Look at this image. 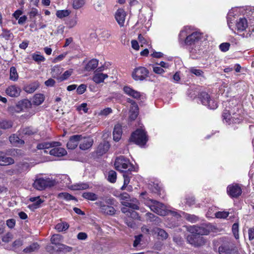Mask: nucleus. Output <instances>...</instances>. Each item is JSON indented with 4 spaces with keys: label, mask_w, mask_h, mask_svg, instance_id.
<instances>
[{
    "label": "nucleus",
    "mask_w": 254,
    "mask_h": 254,
    "mask_svg": "<svg viewBox=\"0 0 254 254\" xmlns=\"http://www.w3.org/2000/svg\"><path fill=\"white\" fill-rule=\"evenodd\" d=\"M157 234L159 239L164 241L166 240L169 235L163 229L155 227L152 229V235Z\"/></svg>",
    "instance_id": "nucleus-18"
},
{
    "label": "nucleus",
    "mask_w": 254,
    "mask_h": 254,
    "mask_svg": "<svg viewBox=\"0 0 254 254\" xmlns=\"http://www.w3.org/2000/svg\"><path fill=\"white\" fill-rule=\"evenodd\" d=\"M139 114L138 106L135 107H130L129 111V119L130 121H134L137 117Z\"/></svg>",
    "instance_id": "nucleus-33"
},
{
    "label": "nucleus",
    "mask_w": 254,
    "mask_h": 254,
    "mask_svg": "<svg viewBox=\"0 0 254 254\" xmlns=\"http://www.w3.org/2000/svg\"><path fill=\"white\" fill-rule=\"evenodd\" d=\"M144 204L149 207L151 211L160 216H165L168 213L165 205L157 200L149 199L146 200Z\"/></svg>",
    "instance_id": "nucleus-3"
},
{
    "label": "nucleus",
    "mask_w": 254,
    "mask_h": 254,
    "mask_svg": "<svg viewBox=\"0 0 254 254\" xmlns=\"http://www.w3.org/2000/svg\"><path fill=\"white\" fill-rule=\"evenodd\" d=\"M6 225L10 229L14 228L15 225V220L14 219H9L7 220Z\"/></svg>",
    "instance_id": "nucleus-64"
},
{
    "label": "nucleus",
    "mask_w": 254,
    "mask_h": 254,
    "mask_svg": "<svg viewBox=\"0 0 254 254\" xmlns=\"http://www.w3.org/2000/svg\"><path fill=\"white\" fill-rule=\"evenodd\" d=\"M108 77L107 74L96 73L93 76L92 79L96 83L99 84L103 82L104 79Z\"/></svg>",
    "instance_id": "nucleus-32"
},
{
    "label": "nucleus",
    "mask_w": 254,
    "mask_h": 254,
    "mask_svg": "<svg viewBox=\"0 0 254 254\" xmlns=\"http://www.w3.org/2000/svg\"><path fill=\"white\" fill-rule=\"evenodd\" d=\"M110 146V145L108 142L103 141L98 145L97 153L100 155L105 154L108 151Z\"/></svg>",
    "instance_id": "nucleus-25"
},
{
    "label": "nucleus",
    "mask_w": 254,
    "mask_h": 254,
    "mask_svg": "<svg viewBox=\"0 0 254 254\" xmlns=\"http://www.w3.org/2000/svg\"><path fill=\"white\" fill-rule=\"evenodd\" d=\"M44 99L45 97L43 94H36L34 95L32 102L34 105L38 106L44 102Z\"/></svg>",
    "instance_id": "nucleus-34"
},
{
    "label": "nucleus",
    "mask_w": 254,
    "mask_h": 254,
    "mask_svg": "<svg viewBox=\"0 0 254 254\" xmlns=\"http://www.w3.org/2000/svg\"><path fill=\"white\" fill-rule=\"evenodd\" d=\"M248 27L247 20L245 18H240L236 24V29L238 32H242Z\"/></svg>",
    "instance_id": "nucleus-20"
},
{
    "label": "nucleus",
    "mask_w": 254,
    "mask_h": 254,
    "mask_svg": "<svg viewBox=\"0 0 254 254\" xmlns=\"http://www.w3.org/2000/svg\"><path fill=\"white\" fill-rule=\"evenodd\" d=\"M232 232L236 239L239 238V224L238 223H235L232 226Z\"/></svg>",
    "instance_id": "nucleus-55"
},
{
    "label": "nucleus",
    "mask_w": 254,
    "mask_h": 254,
    "mask_svg": "<svg viewBox=\"0 0 254 254\" xmlns=\"http://www.w3.org/2000/svg\"><path fill=\"white\" fill-rule=\"evenodd\" d=\"M129 140L136 144L143 146L148 140L146 132L142 129H137L131 134Z\"/></svg>",
    "instance_id": "nucleus-5"
},
{
    "label": "nucleus",
    "mask_w": 254,
    "mask_h": 254,
    "mask_svg": "<svg viewBox=\"0 0 254 254\" xmlns=\"http://www.w3.org/2000/svg\"><path fill=\"white\" fill-rule=\"evenodd\" d=\"M123 205L126 208L130 209V210H138L139 209V202L136 199L132 202L125 201L122 203Z\"/></svg>",
    "instance_id": "nucleus-29"
},
{
    "label": "nucleus",
    "mask_w": 254,
    "mask_h": 254,
    "mask_svg": "<svg viewBox=\"0 0 254 254\" xmlns=\"http://www.w3.org/2000/svg\"><path fill=\"white\" fill-rule=\"evenodd\" d=\"M123 90L126 94L137 100L140 99L143 96L139 92L133 89L129 86H125Z\"/></svg>",
    "instance_id": "nucleus-17"
},
{
    "label": "nucleus",
    "mask_w": 254,
    "mask_h": 254,
    "mask_svg": "<svg viewBox=\"0 0 254 254\" xmlns=\"http://www.w3.org/2000/svg\"><path fill=\"white\" fill-rule=\"evenodd\" d=\"M89 188V185L88 183H79L74 184L72 186L71 189L73 190H86Z\"/></svg>",
    "instance_id": "nucleus-38"
},
{
    "label": "nucleus",
    "mask_w": 254,
    "mask_h": 254,
    "mask_svg": "<svg viewBox=\"0 0 254 254\" xmlns=\"http://www.w3.org/2000/svg\"><path fill=\"white\" fill-rule=\"evenodd\" d=\"M60 145L59 142H44L37 144V148L38 149H48L52 147L59 146Z\"/></svg>",
    "instance_id": "nucleus-21"
},
{
    "label": "nucleus",
    "mask_w": 254,
    "mask_h": 254,
    "mask_svg": "<svg viewBox=\"0 0 254 254\" xmlns=\"http://www.w3.org/2000/svg\"><path fill=\"white\" fill-rule=\"evenodd\" d=\"M62 239V236L61 235H53L51 238V243L56 245H58L59 246V244H61L60 243V242L61 241Z\"/></svg>",
    "instance_id": "nucleus-49"
},
{
    "label": "nucleus",
    "mask_w": 254,
    "mask_h": 254,
    "mask_svg": "<svg viewBox=\"0 0 254 254\" xmlns=\"http://www.w3.org/2000/svg\"><path fill=\"white\" fill-rule=\"evenodd\" d=\"M239 111L238 108L234 109L232 112H230L227 110H224L222 113L223 121L229 125L240 124L243 120V117Z\"/></svg>",
    "instance_id": "nucleus-2"
},
{
    "label": "nucleus",
    "mask_w": 254,
    "mask_h": 254,
    "mask_svg": "<svg viewBox=\"0 0 254 254\" xmlns=\"http://www.w3.org/2000/svg\"><path fill=\"white\" fill-rule=\"evenodd\" d=\"M73 250V248L66 246L64 244H59V248L58 249V252H63L64 254L70 253L72 252Z\"/></svg>",
    "instance_id": "nucleus-41"
},
{
    "label": "nucleus",
    "mask_w": 254,
    "mask_h": 254,
    "mask_svg": "<svg viewBox=\"0 0 254 254\" xmlns=\"http://www.w3.org/2000/svg\"><path fill=\"white\" fill-rule=\"evenodd\" d=\"M58 198L66 200H76V198L67 192H61L58 194Z\"/></svg>",
    "instance_id": "nucleus-45"
},
{
    "label": "nucleus",
    "mask_w": 254,
    "mask_h": 254,
    "mask_svg": "<svg viewBox=\"0 0 254 254\" xmlns=\"http://www.w3.org/2000/svg\"><path fill=\"white\" fill-rule=\"evenodd\" d=\"M72 69H70L69 70H66L58 78V80L59 81H63L67 79L72 74Z\"/></svg>",
    "instance_id": "nucleus-52"
},
{
    "label": "nucleus",
    "mask_w": 254,
    "mask_h": 254,
    "mask_svg": "<svg viewBox=\"0 0 254 254\" xmlns=\"http://www.w3.org/2000/svg\"><path fill=\"white\" fill-rule=\"evenodd\" d=\"M198 98L201 103L207 106L210 109H215L217 107V103L215 101L210 98L209 95L205 92H200L198 95Z\"/></svg>",
    "instance_id": "nucleus-7"
},
{
    "label": "nucleus",
    "mask_w": 254,
    "mask_h": 254,
    "mask_svg": "<svg viewBox=\"0 0 254 254\" xmlns=\"http://www.w3.org/2000/svg\"><path fill=\"white\" fill-rule=\"evenodd\" d=\"M82 138V135L77 134L71 136L67 143L66 146L69 149H74L78 145L80 140Z\"/></svg>",
    "instance_id": "nucleus-12"
},
{
    "label": "nucleus",
    "mask_w": 254,
    "mask_h": 254,
    "mask_svg": "<svg viewBox=\"0 0 254 254\" xmlns=\"http://www.w3.org/2000/svg\"><path fill=\"white\" fill-rule=\"evenodd\" d=\"M153 70L155 73L158 74H161L165 72V70L161 67L158 66H153Z\"/></svg>",
    "instance_id": "nucleus-63"
},
{
    "label": "nucleus",
    "mask_w": 254,
    "mask_h": 254,
    "mask_svg": "<svg viewBox=\"0 0 254 254\" xmlns=\"http://www.w3.org/2000/svg\"><path fill=\"white\" fill-rule=\"evenodd\" d=\"M115 209L111 206L106 205V207H104L101 212L106 214L113 215L115 213Z\"/></svg>",
    "instance_id": "nucleus-46"
},
{
    "label": "nucleus",
    "mask_w": 254,
    "mask_h": 254,
    "mask_svg": "<svg viewBox=\"0 0 254 254\" xmlns=\"http://www.w3.org/2000/svg\"><path fill=\"white\" fill-rule=\"evenodd\" d=\"M79 148L82 150H87L93 145V139L91 137H83L80 140Z\"/></svg>",
    "instance_id": "nucleus-15"
},
{
    "label": "nucleus",
    "mask_w": 254,
    "mask_h": 254,
    "mask_svg": "<svg viewBox=\"0 0 254 254\" xmlns=\"http://www.w3.org/2000/svg\"><path fill=\"white\" fill-rule=\"evenodd\" d=\"M0 38H3L5 40L8 41L14 38V35L10 30L5 28H2L1 33L0 34Z\"/></svg>",
    "instance_id": "nucleus-31"
},
{
    "label": "nucleus",
    "mask_w": 254,
    "mask_h": 254,
    "mask_svg": "<svg viewBox=\"0 0 254 254\" xmlns=\"http://www.w3.org/2000/svg\"><path fill=\"white\" fill-rule=\"evenodd\" d=\"M82 196L84 198L91 201L96 200L98 198L96 194L92 192H84L82 193Z\"/></svg>",
    "instance_id": "nucleus-37"
},
{
    "label": "nucleus",
    "mask_w": 254,
    "mask_h": 254,
    "mask_svg": "<svg viewBox=\"0 0 254 254\" xmlns=\"http://www.w3.org/2000/svg\"><path fill=\"white\" fill-rule=\"evenodd\" d=\"M21 89L15 85L8 86L5 89L6 94L11 97H17L20 95Z\"/></svg>",
    "instance_id": "nucleus-16"
},
{
    "label": "nucleus",
    "mask_w": 254,
    "mask_h": 254,
    "mask_svg": "<svg viewBox=\"0 0 254 254\" xmlns=\"http://www.w3.org/2000/svg\"><path fill=\"white\" fill-rule=\"evenodd\" d=\"M184 214L186 220L191 223H195L198 220V217L195 215L188 213H184Z\"/></svg>",
    "instance_id": "nucleus-53"
},
{
    "label": "nucleus",
    "mask_w": 254,
    "mask_h": 254,
    "mask_svg": "<svg viewBox=\"0 0 254 254\" xmlns=\"http://www.w3.org/2000/svg\"><path fill=\"white\" fill-rule=\"evenodd\" d=\"M14 162V160L11 157H6L4 152L1 151V154H0V166L12 164Z\"/></svg>",
    "instance_id": "nucleus-24"
},
{
    "label": "nucleus",
    "mask_w": 254,
    "mask_h": 254,
    "mask_svg": "<svg viewBox=\"0 0 254 254\" xmlns=\"http://www.w3.org/2000/svg\"><path fill=\"white\" fill-rule=\"evenodd\" d=\"M86 85L84 84L80 85L77 88L76 92L78 94H83L86 90Z\"/></svg>",
    "instance_id": "nucleus-62"
},
{
    "label": "nucleus",
    "mask_w": 254,
    "mask_h": 254,
    "mask_svg": "<svg viewBox=\"0 0 254 254\" xmlns=\"http://www.w3.org/2000/svg\"><path fill=\"white\" fill-rule=\"evenodd\" d=\"M39 87V84L37 82L31 83L25 87V91L28 93H33Z\"/></svg>",
    "instance_id": "nucleus-42"
},
{
    "label": "nucleus",
    "mask_w": 254,
    "mask_h": 254,
    "mask_svg": "<svg viewBox=\"0 0 254 254\" xmlns=\"http://www.w3.org/2000/svg\"><path fill=\"white\" fill-rule=\"evenodd\" d=\"M230 46V43H223L219 45V49L222 52H226L229 50Z\"/></svg>",
    "instance_id": "nucleus-59"
},
{
    "label": "nucleus",
    "mask_w": 254,
    "mask_h": 254,
    "mask_svg": "<svg viewBox=\"0 0 254 254\" xmlns=\"http://www.w3.org/2000/svg\"><path fill=\"white\" fill-rule=\"evenodd\" d=\"M121 210L122 212L126 214L127 216L134 219H139L140 217L138 213H137L134 210H130V209L127 208L126 207H123Z\"/></svg>",
    "instance_id": "nucleus-28"
},
{
    "label": "nucleus",
    "mask_w": 254,
    "mask_h": 254,
    "mask_svg": "<svg viewBox=\"0 0 254 254\" xmlns=\"http://www.w3.org/2000/svg\"><path fill=\"white\" fill-rule=\"evenodd\" d=\"M126 15V12L123 8H119L116 12L115 18L120 27L124 26Z\"/></svg>",
    "instance_id": "nucleus-13"
},
{
    "label": "nucleus",
    "mask_w": 254,
    "mask_h": 254,
    "mask_svg": "<svg viewBox=\"0 0 254 254\" xmlns=\"http://www.w3.org/2000/svg\"><path fill=\"white\" fill-rule=\"evenodd\" d=\"M189 70L190 73L194 74L196 76L204 77V72L200 69H197L195 67H191Z\"/></svg>",
    "instance_id": "nucleus-47"
},
{
    "label": "nucleus",
    "mask_w": 254,
    "mask_h": 254,
    "mask_svg": "<svg viewBox=\"0 0 254 254\" xmlns=\"http://www.w3.org/2000/svg\"><path fill=\"white\" fill-rule=\"evenodd\" d=\"M234 13L232 9L230 10L227 14V23L230 29L232 30L233 29L231 28V24L232 23V21L234 20Z\"/></svg>",
    "instance_id": "nucleus-51"
},
{
    "label": "nucleus",
    "mask_w": 254,
    "mask_h": 254,
    "mask_svg": "<svg viewBox=\"0 0 254 254\" xmlns=\"http://www.w3.org/2000/svg\"><path fill=\"white\" fill-rule=\"evenodd\" d=\"M229 214V212L228 211H218L215 213V217L217 218H227Z\"/></svg>",
    "instance_id": "nucleus-57"
},
{
    "label": "nucleus",
    "mask_w": 254,
    "mask_h": 254,
    "mask_svg": "<svg viewBox=\"0 0 254 254\" xmlns=\"http://www.w3.org/2000/svg\"><path fill=\"white\" fill-rule=\"evenodd\" d=\"M39 249V245L37 243H34L25 248L23 251L25 253H31Z\"/></svg>",
    "instance_id": "nucleus-44"
},
{
    "label": "nucleus",
    "mask_w": 254,
    "mask_h": 254,
    "mask_svg": "<svg viewBox=\"0 0 254 254\" xmlns=\"http://www.w3.org/2000/svg\"><path fill=\"white\" fill-rule=\"evenodd\" d=\"M49 153L50 155L53 156L61 157L66 155L67 152L64 148L58 147L52 149Z\"/></svg>",
    "instance_id": "nucleus-26"
},
{
    "label": "nucleus",
    "mask_w": 254,
    "mask_h": 254,
    "mask_svg": "<svg viewBox=\"0 0 254 254\" xmlns=\"http://www.w3.org/2000/svg\"><path fill=\"white\" fill-rule=\"evenodd\" d=\"M18 74L17 70L14 66H12L10 68L9 79L11 81H16L18 79Z\"/></svg>",
    "instance_id": "nucleus-39"
},
{
    "label": "nucleus",
    "mask_w": 254,
    "mask_h": 254,
    "mask_svg": "<svg viewBox=\"0 0 254 254\" xmlns=\"http://www.w3.org/2000/svg\"><path fill=\"white\" fill-rule=\"evenodd\" d=\"M122 134V127L120 124L116 125L113 132V139L116 141H118L121 139Z\"/></svg>",
    "instance_id": "nucleus-23"
},
{
    "label": "nucleus",
    "mask_w": 254,
    "mask_h": 254,
    "mask_svg": "<svg viewBox=\"0 0 254 254\" xmlns=\"http://www.w3.org/2000/svg\"><path fill=\"white\" fill-rule=\"evenodd\" d=\"M115 166L116 170L123 172H131L134 169L133 165L129 162V160L124 156L117 157L115 162Z\"/></svg>",
    "instance_id": "nucleus-4"
},
{
    "label": "nucleus",
    "mask_w": 254,
    "mask_h": 254,
    "mask_svg": "<svg viewBox=\"0 0 254 254\" xmlns=\"http://www.w3.org/2000/svg\"><path fill=\"white\" fill-rule=\"evenodd\" d=\"M149 70L143 66L135 68L132 73L133 79L136 81H143L149 76Z\"/></svg>",
    "instance_id": "nucleus-8"
},
{
    "label": "nucleus",
    "mask_w": 254,
    "mask_h": 254,
    "mask_svg": "<svg viewBox=\"0 0 254 254\" xmlns=\"http://www.w3.org/2000/svg\"><path fill=\"white\" fill-rule=\"evenodd\" d=\"M179 37V40L184 41L186 45L196 47L197 45H199L202 35L199 32H194L189 34L187 31L184 29L180 32Z\"/></svg>",
    "instance_id": "nucleus-1"
},
{
    "label": "nucleus",
    "mask_w": 254,
    "mask_h": 254,
    "mask_svg": "<svg viewBox=\"0 0 254 254\" xmlns=\"http://www.w3.org/2000/svg\"><path fill=\"white\" fill-rule=\"evenodd\" d=\"M13 239V235L11 233H7L2 238V242L4 243H8Z\"/></svg>",
    "instance_id": "nucleus-58"
},
{
    "label": "nucleus",
    "mask_w": 254,
    "mask_h": 254,
    "mask_svg": "<svg viewBox=\"0 0 254 254\" xmlns=\"http://www.w3.org/2000/svg\"><path fill=\"white\" fill-rule=\"evenodd\" d=\"M32 59L38 63L44 62L45 60V58L44 56L36 54L32 55Z\"/></svg>",
    "instance_id": "nucleus-56"
},
{
    "label": "nucleus",
    "mask_w": 254,
    "mask_h": 254,
    "mask_svg": "<svg viewBox=\"0 0 254 254\" xmlns=\"http://www.w3.org/2000/svg\"><path fill=\"white\" fill-rule=\"evenodd\" d=\"M72 6L74 9H78L85 4V0H72Z\"/></svg>",
    "instance_id": "nucleus-50"
},
{
    "label": "nucleus",
    "mask_w": 254,
    "mask_h": 254,
    "mask_svg": "<svg viewBox=\"0 0 254 254\" xmlns=\"http://www.w3.org/2000/svg\"><path fill=\"white\" fill-rule=\"evenodd\" d=\"M227 192L231 197L237 198L241 195L242 190L239 184H233L227 187Z\"/></svg>",
    "instance_id": "nucleus-11"
},
{
    "label": "nucleus",
    "mask_w": 254,
    "mask_h": 254,
    "mask_svg": "<svg viewBox=\"0 0 254 254\" xmlns=\"http://www.w3.org/2000/svg\"><path fill=\"white\" fill-rule=\"evenodd\" d=\"M98 64V61L96 59L90 60L86 65L85 69L87 71H91L95 69Z\"/></svg>",
    "instance_id": "nucleus-36"
},
{
    "label": "nucleus",
    "mask_w": 254,
    "mask_h": 254,
    "mask_svg": "<svg viewBox=\"0 0 254 254\" xmlns=\"http://www.w3.org/2000/svg\"><path fill=\"white\" fill-rule=\"evenodd\" d=\"M131 174L130 172L125 171V172L123 174V177L124 178V184L125 185H128L129 183L130 176H129Z\"/></svg>",
    "instance_id": "nucleus-61"
},
{
    "label": "nucleus",
    "mask_w": 254,
    "mask_h": 254,
    "mask_svg": "<svg viewBox=\"0 0 254 254\" xmlns=\"http://www.w3.org/2000/svg\"><path fill=\"white\" fill-rule=\"evenodd\" d=\"M31 106V103L28 100L25 99L19 101L15 108V110L17 112H19L24 109L29 108Z\"/></svg>",
    "instance_id": "nucleus-19"
},
{
    "label": "nucleus",
    "mask_w": 254,
    "mask_h": 254,
    "mask_svg": "<svg viewBox=\"0 0 254 254\" xmlns=\"http://www.w3.org/2000/svg\"><path fill=\"white\" fill-rule=\"evenodd\" d=\"M18 132L19 135L23 136V135H31L34 134L37 132V130L31 127H28L20 128V129L18 131Z\"/></svg>",
    "instance_id": "nucleus-22"
},
{
    "label": "nucleus",
    "mask_w": 254,
    "mask_h": 254,
    "mask_svg": "<svg viewBox=\"0 0 254 254\" xmlns=\"http://www.w3.org/2000/svg\"><path fill=\"white\" fill-rule=\"evenodd\" d=\"M69 228V225L65 222H63L58 223L55 226V229L58 232H63L66 231Z\"/></svg>",
    "instance_id": "nucleus-40"
},
{
    "label": "nucleus",
    "mask_w": 254,
    "mask_h": 254,
    "mask_svg": "<svg viewBox=\"0 0 254 254\" xmlns=\"http://www.w3.org/2000/svg\"><path fill=\"white\" fill-rule=\"evenodd\" d=\"M12 126L13 123L11 121L0 119V128L7 129L12 127Z\"/></svg>",
    "instance_id": "nucleus-35"
},
{
    "label": "nucleus",
    "mask_w": 254,
    "mask_h": 254,
    "mask_svg": "<svg viewBox=\"0 0 254 254\" xmlns=\"http://www.w3.org/2000/svg\"><path fill=\"white\" fill-rule=\"evenodd\" d=\"M62 68H61L60 66L57 65L53 67L52 69V76L57 78L58 80V78L60 77V76L59 75L61 73L62 71Z\"/></svg>",
    "instance_id": "nucleus-43"
},
{
    "label": "nucleus",
    "mask_w": 254,
    "mask_h": 254,
    "mask_svg": "<svg viewBox=\"0 0 254 254\" xmlns=\"http://www.w3.org/2000/svg\"><path fill=\"white\" fill-rule=\"evenodd\" d=\"M70 12L67 10H58L56 12V15L60 18H62L69 15Z\"/></svg>",
    "instance_id": "nucleus-54"
},
{
    "label": "nucleus",
    "mask_w": 254,
    "mask_h": 254,
    "mask_svg": "<svg viewBox=\"0 0 254 254\" xmlns=\"http://www.w3.org/2000/svg\"><path fill=\"white\" fill-rule=\"evenodd\" d=\"M190 231L191 233H195L200 236L206 235L209 233V230L204 225H194L191 228Z\"/></svg>",
    "instance_id": "nucleus-14"
},
{
    "label": "nucleus",
    "mask_w": 254,
    "mask_h": 254,
    "mask_svg": "<svg viewBox=\"0 0 254 254\" xmlns=\"http://www.w3.org/2000/svg\"><path fill=\"white\" fill-rule=\"evenodd\" d=\"M187 240L189 243L195 247H199L205 243L204 240L202 236L196 235L195 233H191L187 237Z\"/></svg>",
    "instance_id": "nucleus-10"
},
{
    "label": "nucleus",
    "mask_w": 254,
    "mask_h": 254,
    "mask_svg": "<svg viewBox=\"0 0 254 254\" xmlns=\"http://www.w3.org/2000/svg\"><path fill=\"white\" fill-rule=\"evenodd\" d=\"M145 216L147 221L153 222L156 225H159L161 223V219L151 213L147 212Z\"/></svg>",
    "instance_id": "nucleus-27"
},
{
    "label": "nucleus",
    "mask_w": 254,
    "mask_h": 254,
    "mask_svg": "<svg viewBox=\"0 0 254 254\" xmlns=\"http://www.w3.org/2000/svg\"><path fill=\"white\" fill-rule=\"evenodd\" d=\"M117 180V173L114 170H110L108 172L107 180L112 183L116 182Z\"/></svg>",
    "instance_id": "nucleus-48"
},
{
    "label": "nucleus",
    "mask_w": 254,
    "mask_h": 254,
    "mask_svg": "<svg viewBox=\"0 0 254 254\" xmlns=\"http://www.w3.org/2000/svg\"><path fill=\"white\" fill-rule=\"evenodd\" d=\"M55 185V181L50 180L49 178L44 179L42 178L35 180L33 186L38 190H43L47 187H51Z\"/></svg>",
    "instance_id": "nucleus-9"
},
{
    "label": "nucleus",
    "mask_w": 254,
    "mask_h": 254,
    "mask_svg": "<svg viewBox=\"0 0 254 254\" xmlns=\"http://www.w3.org/2000/svg\"><path fill=\"white\" fill-rule=\"evenodd\" d=\"M9 141L11 144L15 146H19L23 145L24 143V141L19 138L15 134H13L9 137Z\"/></svg>",
    "instance_id": "nucleus-30"
},
{
    "label": "nucleus",
    "mask_w": 254,
    "mask_h": 254,
    "mask_svg": "<svg viewBox=\"0 0 254 254\" xmlns=\"http://www.w3.org/2000/svg\"><path fill=\"white\" fill-rule=\"evenodd\" d=\"M220 241L222 243L218 248L219 254H235L237 253L235 245L232 241L228 239L224 241L220 239Z\"/></svg>",
    "instance_id": "nucleus-6"
},
{
    "label": "nucleus",
    "mask_w": 254,
    "mask_h": 254,
    "mask_svg": "<svg viewBox=\"0 0 254 254\" xmlns=\"http://www.w3.org/2000/svg\"><path fill=\"white\" fill-rule=\"evenodd\" d=\"M142 237V235L141 234L135 236L134 237V240L133 243V246L134 247H137L140 245Z\"/></svg>",
    "instance_id": "nucleus-60"
}]
</instances>
